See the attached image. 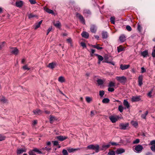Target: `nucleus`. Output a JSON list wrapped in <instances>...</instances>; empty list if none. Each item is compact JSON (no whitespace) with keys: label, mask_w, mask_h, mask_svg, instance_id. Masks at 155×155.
Wrapping results in <instances>:
<instances>
[{"label":"nucleus","mask_w":155,"mask_h":155,"mask_svg":"<svg viewBox=\"0 0 155 155\" xmlns=\"http://www.w3.org/2000/svg\"><path fill=\"white\" fill-rule=\"evenodd\" d=\"M87 148L89 149L95 150L96 152L97 153L99 151V147L97 144L95 145L91 144L87 146Z\"/></svg>","instance_id":"1"},{"label":"nucleus","mask_w":155,"mask_h":155,"mask_svg":"<svg viewBox=\"0 0 155 155\" xmlns=\"http://www.w3.org/2000/svg\"><path fill=\"white\" fill-rule=\"evenodd\" d=\"M116 78L118 81L123 84H125L127 80L126 77L124 76L121 77L117 76Z\"/></svg>","instance_id":"2"},{"label":"nucleus","mask_w":155,"mask_h":155,"mask_svg":"<svg viewBox=\"0 0 155 155\" xmlns=\"http://www.w3.org/2000/svg\"><path fill=\"white\" fill-rule=\"evenodd\" d=\"M129 124L128 123H121L119 125V128L121 130H125L127 129V128L128 127Z\"/></svg>","instance_id":"3"},{"label":"nucleus","mask_w":155,"mask_h":155,"mask_svg":"<svg viewBox=\"0 0 155 155\" xmlns=\"http://www.w3.org/2000/svg\"><path fill=\"white\" fill-rule=\"evenodd\" d=\"M120 118V117L118 116H111L109 117L110 120L113 123L116 122Z\"/></svg>","instance_id":"4"},{"label":"nucleus","mask_w":155,"mask_h":155,"mask_svg":"<svg viewBox=\"0 0 155 155\" xmlns=\"http://www.w3.org/2000/svg\"><path fill=\"white\" fill-rule=\"evenodd\" d=\"M143 149V147L141 145H138L135 148V151L138 153L140 152Z\"/></svg>","instance_id":"5"},{"label":"nucleus","mask_w":155,"mask_h":155,"mask_svg":"<svg viewBox=\"0 0 155 155\" xmlns=\"http://www.w3.org/2000/svg\"><path fill=\"white\" fill-rule=\"evenodd\" d=\"M10 51L13 54H17L18 52V50L16 48H10Z\"/></svg>","instance_id":"6"},{"label":"nucleus","mask_w":155,"mask_h":155,"mask_svg":"<svg viewBox=\"0 0 155 155\" xmlns=\"http://www.w3.org/2000/svg\"><path fill=\"white\" fill-rule=\"evenodd\" d=\"M56 138L59 140L63 141L68 138L67 137L62 136H57Z\"/></svg>","instance_id":"7"},{"label":"nucleus","mask_w":155,"mask_h":155,"mask_svg":"<svg viewBox=\"0 0 155 155\" xmlns=\"http://www.w3.org/2000/svg\"><path fill=\"white\" fill-rule=\"evenodd\" d=\"M23 4V2L22 1H17L15 3L16 6L18 7H21Z\"/></svg>","instance_id":"8"},{"label":"nucleus","mask_w":155,"mask_h":155,"mask_svg":"<svg viewBox=\"0 0 155 155\" xmlns=\"http://www.w3.org/2000/svg\"><path fill=\"white\" fill-rule=\"evenodd\" d=\"M77 16L78 18L80 20L81 22L83 24H85V20L83 16L81 15L78 14H77Z\"/></svg>","instance_id":"9"},{"label":"nucleus","mask_w":155,"mask_h":155,"mask_svg":"<svg viewBox=\"0 0 155 155\" xmlns=\"http://www.w3.org/2000/svg\"><path fill=\"white\" fill-rule=\"evenodd\" d=\"M83 13L85 15L88 16L91 14V13L89 9H85L83 11Z\"/></svg>","instance_id":"10"},{"label":"nucleus","mask_w":155,"mask_h":155,"mask_svg":"<svg viewBox=\"0 0 155 155\" xmlns=\"http://www.w3.org/2000/svg\"><path fill=\"white\" fill-rule=\"evenodd\" d=\"M90 30L91 32L93 33H95L96 31L97 27L95 25H92L91 26Z\"/></svg>","instance_id":"11"},{"label":"nucleus","mask_w":155,"mask_h":155,"mask_svg":"<svg viewBox=\"0 0 155 155\" xmlns=\"http://www.w3.org/2000/svg\"><path fill=\"white\" fill-rule=\"evenodd\" d=\"M140 96H134L132 97L131 98V101L132 102H135L138 101L140 100Z\"/></svg>","instance_id":"12"},{"label":"nucleus","mask_w":155,"mask_h":155,"mask_svg":"<svg viewBox=\"0 0 155 155\" xmlns=\"http://www.w3.org/2000/svg\"><path fill=\"white\" fill-rule=\"evenodd\" d=\"M130 67L129 65L121 64L120 68L122 70H124Z\"/></svg>","instance_id":"13"},{"label":"nucleus","mask_w":155,"mask_h":155,"mask_svg":"<svg viewBox=\"0 0 155 155\" xmlns=\"http://www.w3.org/2000/svg\"><path fill=\"white\" fill-rule=\"evenodd\" d=\"M143 76L142 75H140L138 77V84L139 86H141L143 84Z\"/></svg>","instance_id":"14"},{"label":"nucleus","mask_w":155,"mask_h":155,"mask_svg":"<svg viewBox=\"0 0 155 155\" xmlns=\"http://www.w3.org/2000/svg\"><path fill=\"white\" fill-rule=\"evenodd\" d=\"M44 9L48 13L51 14L53 15H54V13L52 10L46 8H44Z\"/></svg>","instance_id":"15"},{"label":"nucleus","mask_w":155,"mask_h":155,"mask_svg":"<svg viewBox=\"0 0 155 155\" xmlns=\"http://www.w3.org/2000/svg\"><path fill=\"white\" fill-rule=\"evenodd\" d=\"M110 146V144L109 143L107 144H103L102 146V147L101 149V150H106L107 149L109 148Z\"/></svg>","instance_id":"16"},{"label":"nucleus","mask_w":155,"mask_h":155,"mask_svg":"<svg viewBox=\"0 0 155 155\" xmlns=\"http://www.w3.org/2000/svg\"><path fill=\"white\" fill-rule=\"evenodd\" d=\"M81 35L83 37L86 38H87L89 36V34L85 31L83 32L81 34Z\"/></svg>","instance_id":"17"},{"label":"nucleus","mask_w":155,"mask_h":155,"mask_svg":"<svg viewBox=\"0 0 155 155\" xmlns=\"http://www.w3.org/2000/svg\"><path fill=\"white\" fill-rule=\"evenodd\" d=\"M33 112L35 114L39 115L42 114V111L39 109H36L33 110Z\"/></svg>","instance_id":"18"},{"label":"nucleus","mask_w":155,"mask_h":155,"mask_svg":"<svg viewBox=\"0 0 155 155\" xmlns=\"http://www.w3.org/2000/svg\"><path fill=\"white\" fill-rule=\"evenodd\" d=\"M125 152V150L124 149L122 148H120L118 149L116 151V153L117 154H121L124 153Z\"/></svg>","instance_id":"19"},{"label":"nucleus","mask_w":155,"mask_h":155,"mask_svg":"<svg viewBox=\"0 0 155 155\" xmlns=\"http://www.w3.org/2000/svg\"><path fill=\"white\" fill-rule=\"evenodd\" d=\"M57 120V119L55 117L50 115V121L51 123H52L54 121Z\"/></svg>","instance_id":"20"},{"label":"nucleus","mask_w":155,"mask_h":155,"mask_svg":"<svg viewBox=\"0 0 155 155\" xmlns=\"http://www.w3.org/2000/svg\"><path fill=\"white\" fill-rule=\"evenodd\" d=\"M55 65H56L55 63H53V62H52V63H49L48 64V65L47 66L49 68L51 69H53L54 68Z\"/></svg>","instance_id":"21"},{"label":"nucleus","mask_w":155,"mask_h":155,"mask_svg":"<svg viewBox=\"0 0 155 155\" xmlns=\"http://www.w3.org/2000/svg\"><path fill=\"white\" fill-rule=\"evenodd\" d=\"M54 25L58 28H60L61 27V23L58 21H57L56 22H54L53 23Z\"/></svg>","instance_id":"22"},{"label":"nucleus","mask_w":155,"mask_h":155,"mask_svg":"<svg viewBox=\"0 0 155 155\" xmlns=\"http://www.w3.org/2000/svg\"><path fill=\"white\" fill-rule=\"evenodd\" d=\"M25 149H18L17 150V153L18 154H20L24 152H26Z\"/></svg>","instance_id":"23"},{"label":"nucleus","mask_w":155,"mask_h":155,"mask_svg":"<svg viewBox=\"0 0 155 155\" xmlns=\"http://www.w3.org/2000/svg\"><path fill=\"white\" fill-rule=\"evenodd\" d=\"M119 39L120 41L122 42H124L126 40V37L124 35H121Z\"/></svg>","instance_id":"24"},{"label":"nucleus","mask_w":155,"mask_h":155,"mask_svg":"<svg viewBox=\"0 0 155 155\" xmlns=\"http://www.w3.org/2000/svg\"><path fill=\"white\" fill-rule=\"evenodd\" d=\"M0 101L3 103H6L7 101V100L3 96L0 97Z\"/></svg>","instance_id":"25"},{"label":"nucleus","mask_w":155,"mask_h":155,"mask_svg":"<svg viewBox=\"0 0 155 155\" xmlns=\"http://www.w3.org/2000/svg\"><path fill=\"white\" fill-rule=\"evenodd\" d=\"M86 101L88 103H90L92 101V98L89 97H86Z\"/></svg>","instance_id":"26"},{"label":"nucleus","mask_w":155,"mask_h":155,"mask_svg":"<svg viewBox=\"0 0 155 155\" xmlns=\"http://www.w3.org/2000/svg\"><path fill=\"white\" fill-rule=\"evenodd\" d=\"M58 81L62 83L63 82H64L65 81V80L64 78L63 77L61 76L58 79Z\"/></svg>","instance_id":"27"},{"label":"nucleus","mask_w":155,"mask_h":155,"mask_svg":"<svg viewBox=\"0 0 155 155\" xmlns=\"http://www.w3.org/2000/svg\"><path fill=\"white\" fill-rule=\"evenodd\" d=\"M141 54L144 57H147L148 54V53L147 51H145L142 52Z\"/></svg>","instance_id":"28"},{"label":"nucleus","mask_w":155,"mask_h":155,"mask_svg":"<svg viewBox=\"0 0 155 155\" xmlns=\"http://www.w3.org/2000/svg\"><path fill=\"white\" fill-rule=\"evenodd\" d=\"M79 150V148L77 149H74V148H69L68 149V151L69 153H71L74 152L77 150Z\"/></svg>","instance_id":"29"},{"label":"nucleus","mask_w":155,"mask_h":155,"mask_svg":"<svg viewBox=\"0 0 155 155\" xmlns=\"http://www.w3.org/2000/svg\"><path fill=\"white\" fill-rule=\"evenodd\" d=\"M131 124L135 127H137L138 126V123L136 121H132L131 122Z\"/></svg>","instance_id":"30"},{"label":"nucleus","mask_w":155,"mask_h":155,"mask_svg":"<svg viewBox=\"0 0 155 155\" xmlns=\"http://www.w3.org/2000/svg\"><path fill=\"white\" fill-rule=\"evenodd\" d=\"M102 36L103 38H106L108 36L107 33L106 32H104L102 33Z\"/></svg>","instance_id":"31"},{"label":"nucleus","mask_w":155,"mask_h":155,"mask_svg":"<svg viewBox=\"0 0 155 155\" xmlns=\"http://www.w3.org/2000/svg\"><path fill=\"white\" fill-rule=\"evenodd\" d=\"M124 105L126 106L127 108H129L130 105L128 102L126 100H124Z\"/></svg>","instance_id":"32"},{"label":"nucleus","mask_w":155,"mask_h":155,"mask_svg":"<svg viewBox=\"0 0 155 155\" xmlns=\"http://www.w3.org/2000/svg\"><path fill=\"white\" fill-rule=\"evenodd\" d=\"M148 111H147L144 114H142L141 117L142 118L145 119H146V116L148 114Z\"/></svg>","instance_id":"33"},{"label":"nucleus","mask_w":155,"mask_h":155,"mask_svg":"<svg viewBox=\"0 0 155 155\" xmlns=\"http://www.w3.org/2000/svg\"><path fill=\"white\" fill-rule=\"evenodd\" d=\"M124 49V48L122 46H120L118 47L117 48V51L118 52H120L123 51Z\"/></svg>","instance_id":"34"},{"label":"nucleus","mask_w":155,"mask_h":155,"mask_svg":"<svg viewBox=\"0 0 155 155\" xmlns=\"http://www.w3.org/2000/svg\"><path fill=\"white\" fill-rule=\"evenodd\" d=\"M95 55L97 57L98 59V61H101L102 60H103L104 58H103L101 56L97 54H95Z\"/></svg>","instance_id":"35"},{"label":"nucleus","mask_w":155,"mask_h":155,"mask_svg":"<svg viewBox=\"0 0 155 155\" xmlns=\"http://www.w3.org/2000/svg\"><path fill=\"white\" fill-rule=\"evenodd\" d=\"M33 151H34L35 152L37 153L38 154L42 153V152L40 150L37 148H34L33 149Z\"/></svg>","instance_id":"36"},{"label":"nucleus","mask_w":155,"mask_h":155,"mask_svg":"<svg viewBox=\"0 0 155 155\" xmlns=\"http://www.w3.org/2000/svg\"><path fill=\"white\" fill-rule=\"evenodd\" d=\"M97 82L99 85H102L104 83V81L101 79H98L97 81Z\"/></svg>","instance_id":"37"},{"label":"nucleus","mask_w":155,"mask_h":155,"mask_svg":"<svg viewBox=\"0 0 155 155\" xmlns=\"http://www.w3.org/2000/svg\"><path fill=\"white\" fill-rule=\"evenodd\" d=\"M92 47L94 48H96L98 50L101 49H102V47L99 46L98 45H92Z\"/></svg>","instance_id":"38"},{"label":"nucleus","mask_w":155,"mask_h":155,"mask_svg":"<svg viewBox=\"0 0 155 155\" xmlns=\"http://www.w3.org/2000/svg\"><path fill=\"white\" fill-rule=\"evenodd\" d=\"M109 99L105 98L102 100V102L104 103H107L109 102Z\"/></svg>","instance_id":"39"},{"label":"nucleus","mask_w":155,"mask_h":155,"mask_svg":"<svg viewBox=\"0 0 155 155\" xmlns=\"http://www.w3.org/2000/svg\"><path fill=\"white\" fill-rule=\"evenodd\" d=\"M115 85V83L112 81L109 82L108 85V87H110L114 86Z\"/></svg>","instance_id":"40"},{"label":"nucleus","mask_w":155,"mask_h":155,"mask_svg":"<svg viewBox=\"0 0 155 155\" xmlns=\"http://www.w3.org/2000/svg\"><path fill=\"white\" fill-rule=\"evenodd\" d=\"M137 29L138 31L140 32L142 30V27L139 23L137 24Z\"/></svg>","instance_id":"41"},{"label":"nucleus","mask_w":155,"mask_h":155,"mask_svg":"<svg viewBox=\"0 0 155 155\" xmlns=\"http://www.w3.org/2000/svg\"><path fill=\"white\" fill-rule=\"evenodd\" d=\"M37 17V15H33L32 14H30L28 15V17L29 18H31L35 17Z\"/></svg>","instance_id":"42"},{"label":"nucleus","mask_w":155,"mask_h":155,"mask_svg":"<svg viewBox=\"0 0 155 155\" xmlns=\"http://www.w3.org/2000/svg\"><path fill=\"white\" fill-rule=\"evenodd\" d=\"M5 42H3L0 43V50H1L5 46Z\"/></svg>","instance_id":"43"},{"label":"nucleus","mask_w":155,"mask_h":155,"mask_svg":"<svg viewBox=\"0 0 155 155\" xmlns=\"http://www.w3.org/2000/svg\"><path fill=\"white\" fill-rule=\"evenodd\" d=\"M104 94V92L103 91H99V95L101 97H102Z\"/></svg>","instance_id":"44"},{"label":"nucleus","mask_w":155,"mask_h":155,"mask_svg":"<svg viewBox=\"0 0 155 155\" xmlns=\"http://www.w3.org/2000/svg\"><path fill=\"white\" fill-rule=\"evenodd\" d=\"M34 152H35L34 151H33V149L30 151L29 152V155H36L35 154Z\"/></svg>","instance_id":"45"},{"label":"nucleus","mask_w":155,"mask_h":155,"mask_svg":"<svg viewBox=\"0 0 155 155\" xmlns=\"http://www.w3.org/2000/svg\"><path fill=\"white\" fill-rule=\"evenodd\" d=\"M62 153L63 155H68V153L67 150L65 149L63 150Z\"/></svg>","instance_id":"46"},{"label":"nucleus","mask_w":155,"mask_h":155,"mask_svg":"<svg viewBox=\"0 0 155 155\" xmlns=\"http://www.w3.org/2000/svg\"><path fill=\"white\" fill-rule=\"evenodd\" d=\"M5 137L2 135L0 134V141H1L5 140Z\"/></svg>","instance_id":"47"},{"label":"nucleus","mask_w":155,"mask_h":155,"mask_svg":"<svg viewBox=\"0 0 155 155\" xmlns=\"http://www.w3.org/2000/svg\"><path fill=\"white\" fill-rule=\"evenodd\" d=\"M118 110L120 112H122L123 110V107L121 105L119 106L118 107Z\"/></svg>","instance_id":"48"},{"label":"nucleus","mask_w":155,"mask_h":155,"mask_svg":"<svg viewBox=\"0 0 155 155\" xmlns=\"http://www.w3.org/2000/svg\"><path fill=\"white\" fill-rule=\"evenodd\" d=\"M23 69H24L25 70H28L30 69V68H28L27 65H25L24 66H23Z\"/></svg>","instance_id":"49"},{"label":"nucleus","mask_w":155,"mask_h":155,"mask_svg":"<svg viewBox=\"0 0 155 155\" xmlns=\"http://www.w3.org/2000/svg\"><path fill=\"white\" fill-rule=\"evenodd\" d=\"M52 142L53 143L54 145V146L59 145L58 142L57 141H52Z\"/></svg>","instance_id":"50"},{"label":"nucleus","mask_w":155,"mask_h":155,"mask_svg":"<svg viewBox=\"0 0 155 155\" xmlns=\"http://www.w3.org/2000/svg\"><path fill=\"white\" fill-rule=\"evenodd\" d=\"M154 49L153 50L152 55L153 58L155 57V46L154 47Z\"/></svg>","instance_id":"51"},{"label":"nucleus","mask_w":155,"mask_h":155,"mask_svg":"<svg viewBox=\"0 0 155 155\" xmlns=\"http://www.w3.org/2000/svg\"><path fill=\"white\" fill-rule=\"evenodd\" d=\"M110 21L113 24H114V23H115V21H114L115 18L114 17H111V18H110Z\"/></svg>","instance_id":"52"},{"label":"nucleus","mask_w":155,"mask_h":155,"mask_svg":"<svg viewBox=\"0 0 155 155\" xmlns=\"http://www.w3.org/2000/svg\"><path fill=\"white\" fill-rule=\"evenodd\" d=\"M108 154L109 155H115V152L114 151H110L108 153Z\"/></svg>","instance_id":"53"},{"label":"nucleus","mask_w":155,"mask_h":155,"mask_svg":"<svg viewBox=\"0 0 155 155\" xmlns=\"http://www.w3.org/2000/svg\"><path fill=\"white\" fill-rule=\"evenodd\" d=\"M151 150L155 152V145H153L152 146L150 147Z\"/></svg>","instance_id":"54"},{"label":"nucleus","mask_w":155,"mask_h":155,"mask_svg":"<svg viewBox=\"0 0 155 155\" xmlns=\"http://www.w3.org/2000/svg\"><path fill=\"white\" fill-rule=\"evenodd\" d=\"M139 142H140V140L139 139H136L135 140H134L133 142V144H137V143H138Z\"/></svg>","instance_id":"55"},{"label":"nucleus","mask_w":155,"mask_h":155,"mask_svg":"<svg viewBox=\"0 0 155 155\" xmlns=\"http://www.w3.org/2000/svg\"><path fill=\"white\" fill-rule=\"evenodd\" d=\"M126 28L127 29V30L129 31H130L132 30L131 27L129 25L127 26L126 27Z\"/></svg>","instance_id":"56"},{"label":"nucleus","mask_w":155,"mask_h":155,"mask_svg":"<svg viewBox=\"0 0 155 155\" xmlns=\"http://www.w3.org/2000/svg\"><path fill=\"white\" fill-rule=\"evenodd\" d=\"M35 29H36L38 28L39 27H40V25L38 23H37L35 24Z\"/></svg>","instance_id":"57"},{"label":"nucleus","mask_w":155,"mask_h":155,"mask_svg":"<svg viewBox=\"0 0 155 155\" xmlns=\"http://www.w3.org/2000/svg\"><path fill=\"white\" fill-rule=\"evenodd\" d=\"M109 143L110 144V145H119L118 143H117L114 142H110Z\"/></svg>","instance_id":"58"},{"label":"nucleus","mask_w":155,"mask_h":155,"mask_svg":"<svg viewBox=\"0 0 155 155\" xmlns=\"http://www.w3.org/2000/svg\"><path fill=\"white\" fill-rule=\"evenodd\" d=\"M31 4H35L36 2L35 1V0H29Z\"/></svg>","instance_id":"59"},{"label":"nucleus","mask_w":155,"mask_h":155,"mask_svg":"<svg viewBox=\"0 0 155 155\" xmlns=\"http://www.w3.org/2000/svg\"><path fill=\"white\" fill-rule=\"evenodd\" d=\"M52 29V28L51 27H49L48 28V29L47 30V35H48L49 34V32Z\"/></svg>","instance_id":"60"},{"label":"nucleus","mask_w":155,"mask_h":155,"mask_svg":"<svg viewBox=\"0 0 155 155\" xmlns=\"http://www.w3.org/2000/svg\"><path fill=\"white\" fill-rule=\"evenodd\" d=\"M108 90L109 91L113 92L114 91V89L113 88L110 87L108 88Z\"/></svg>","instance_id":"61"},{"label":"nucleus","mask_w":155,"mask_h":155,"mask_svg":"<svg viewBox=\"0 0 155 155\" xmlns=\"http://www.w3.org/2000/svg\"><path fill=\"white\" fill-rule=\"evenodd\" d=\"M81 46L83 48H86V45L84 43L81 42Z\"/></svg>","instance_id":"62"},{"label":"nucleus","mask_w":155,"mask_h":155,"mask_svg":"<svg viewBox=\"0 0 155 155\" xmlns=\"http://www.w3.org/2000/svg\"><path fill=\"white\" fill-rule=\"evenodd\" d=\"M150 144L152 146L153 145H155V140H153L151 141L150 143Z\"/></svg>","instance_id":"63"},{"label":"nucleus","mask_w":155,"mask_h":155,"mask_svg":"<svg viewBox=\"0 0 155 155\" xmlns=\"http://www.w3.org/2000/svg\"><path fill=\"white\" fill-rule=\"evenodd\" d=\"M141 72L142 73H143L146 71V70H145L144 68V67H142L141 68Z\"/></svg>","instance_id":"64"}]
</instances>
